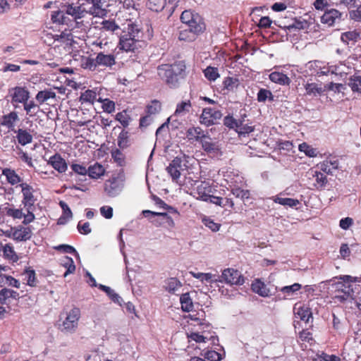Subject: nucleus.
Segmentation results:
<instances>
[{
	"label": "nucleus",
	"instance_id": "obj_1",
	"mask_svg": "<svg viewBox=\"0 0 361 361\" xmlns=\"http://www.w3.org/2000/svg\"><path fill=\"white\" fill-rule=\"evenodd\" d=\"M140 30L138 26L129 20L120 35L118 47L124 51H135L141 47L139 39Z\"/></svg>",
	"mask_w": 361,
	"mask_h": 361
},
{
	"label": "nucleus",
	"instance_id": "obj_2",
	"mask_svg": "<svg viewBox=\"0 0 361 361\" xmlns=\"http://www.w3.org/2000/svg\"><path fill=\"white\" fill-rule=\"evenodd\" d=\"M341 281L338 282L336 286V288H345V292H338L335 298L340 302H344L348 300H352L355 297V290L353 286L350 284L351 283H361L360 277H353L349 275H342L338 277Z\"/></svg>",
	"mask_w": 361,
	"mask_h": 361
},
{
	"label": "nucleus",
	"instance_id": "obj_3",
	"mask_svg": "<svg viewBox=\"0 0 361 361\" xmlns=\"http://www.w3.org/2000/svg\"><path fill=\"white\" fill-rule=\"evenodd\" d=\"M81 317V311L77 307H73L66 312L64 319L59 324V329L62 332L73 334L78 327V322Z\"/></svg>",
	"mask_w": 361,
	"mask_h": 361
},
{
	"label": "nucleus",
	"instance_id": "obj_4",
	"mask_svg": "<svg viewBox=\"0 0 361 361\" xmlns=\"http://www.w3.org/2000/svg\"><path fill=\"white\" fill-rule=\"evenodd\" d=\"M8 97L16 109L30 98V92L26 87L17 85L8 90Z\"/></svg>",
	"mask_w": 361,
	"mask_h": 361
},
{
	"label": "nucleus",
	"instance_id": "obj_5",
	"mask_svg": "<svg viewBox=\"0 0 361 361\" xmlns=\"http://www.w3.org/2000/svg\"><path fill=\"white\" fill-rule=\"evenodd\" d=\"M180 20L188 27H194L195 30L204 31L206 29L203 18L198 13L190 10H185L182 13Z\"/></svg>",
	"mask_w": 361,
	"mask_h": 361
},
{
	"label": "nucleus",
	"instance_id": "obj_6",
	"mask_svg": "<svg viewBox=\"0 0 361 361\" xmlns=\"http://www.w3.org/2000/svg\"><path fill=\"white\" fill-rule=\"evenodd\" d=\"M218 282L226 283L230 286H239L244 283V278L241 273L233 268H227L222 271L220 276H217Z\"/></svg>",
	"mask_w": 361,
	"mask_h": 361
},
{
	"label": "nucleus",
	"instance_id": "obj_7",
	"mask_svg": "<svg viewBox=\"0 0 361 361\" xmlns=\"http://www.w3.org/2000/svg\"><path fill=\"white\" fill-rule=\"evenodd\" d=\"M86 13L96 17H103L106 15V0H85Z\"/></svg>",
	"mask_w": 361,
	"mask_h": 361
},
{
	"label": "nucleus",
	"instance_id": "obj_8",
	"mask_svg": "<svg viewBox=\"0 0 361 361\" xmlns=\"http://www.w3.org/2000/svg\"><path fill=\"white\" fill-rule=\"evenodd\" d=\"M221 111L212 108H204L200 116V123L206 126L216 124L222 118Z\"/></svg>",
	"mask_w": 361,
	"mask_h": 361
},
{
	"label": "nucleus",
	"instance_id": "obj_9",
	"mask_svg": "<svg viewBox=\"0 0 361 361\" xmlns=\"http://www.w3.org/2000/svg\"><path fill=\"white\" fill-rule=\"evenodd\" d=\"M124 187V179L122 176L113 177L106 181L104 184V191L111 197L118 196L123 190Z\"/></svg>",
	"mask_w": 361,
	"mask_h": 361
},
{
	"label": "nucleus",
	"instance_id": "obj_10",
	"mask_svg": "<svg viewBox=\"0 0 361 361\" xmlns=\"http://www.w3.org/2000/svg\"><path fill=\"white\" fill-rule=\"evenodd\" d=\"M23 198L21 203L24 207H35V204L37 200L36 195V190L27 183H21L20 184Z\"/></svg>",
	"mask_w": 361,
	"mask_h": 361
},
{
	"label": "nucleus",
	"instance_id": "obj_11",
	"mask_svg": "<svg viewBox=\"0 0 361 361\" xmlns=\"http://www.w3.org/2000/svg\"><path fill=\"white\" fill-rule=\"evenodd\" d=\"M44 42L48 44H51L54 42H60L63 43L66 46L71 45L73 42V34L70 30H65L59 35H53L50 32L44 34Z\"/></svg>",
	"mask_w": 361,
	"mask_h": 361
},
{
	"label": "nucleus",
	"instance_id": "obj_12",
	"mask_svg": "<svg viewBox=\"0 0 361 361\" xmlns=\"http://www.w3.org/2000/svg\"><path fill=\"white\" fill-rule=\"evenodd\" d=\"M169 68V64L159 66L158 68V75L170 87H176L178 85L179 78L173 74V73H168L166 70H171Z\"/></svg>",
	"mask_w": 361,
	"mask_h": 361
},
{
	"label": "nucleus",
	"instance_id": "obj_13",
	"mask_svg": "<svg viewBox=\"0 0 361 361\" xmlns=\"http://www.w3.org/2000/svg\"><path fill=\"white\" fill-rule=\"evenodd\" d=\"M195 185L196 187L193 189L192 192L194 196L198 200L208 201L211 191L209 183L205 181H195Z\"/></svg>",
	"mask_w": 361,
	"mask_h": 361
},
{
	"label": "nucleus",
	"instance_id": "obj_14",
	"mask_svg": "<svg viewBox=\"0 0 361 361\" xmlns=\"http://www.w3.org/2000/svg\"><path fill=\"white\" fill-rule=\"evenodd\" d=\"M183 170V166L182 164V160L178 157H176L173 159L169 164V166L166 168L168 173L171 176L172 180L176 183H178L180 171Z\"/></svg>",
	"mask_w": 361,
	"mask_h": 361
},
{
	"label": "nucleus",
	"instance_id": "obj_15",
	"mask_svg": "<svg viewBox=\"0 0 361 361\" xmlns=\"http://www.w3.org/2000/svg\"><path fill=\"white\" fill-rule=\"evenodd\" d=\"M95 63L97 68L98 66L111 68L115 65L116 58L113 54H105L104 51H100L97 54Z\"/></svg>",
	"mask_w": 361,
	"mask_h": 361
},
{
	"label": "nucleus",
	"instance_id": "obj_16",
	"mask_svg": "<svg viewBox=\"0 0 361 361\" xmlns=\"http://www.w3.org/2000/svg\"><path fill=\"white\" fill-rule=\"evenodd\" d=\"M302 285L298 283H295L290 286H286L281 288H276V290L280 293L278 297L283 300H288L291 298L300 288Z\"/></svg>",
	"mask_w": 361,
	"mask_h": 361
},
{
	"label": "nucleus",
	"instance_id": "obj_17",
	"mask_svg": "<svg viewBox=\"0 0 361 361\" xmlns=\"http://www.w3.org/2000/svg\"><path fill=\"white\" fill-rule=\"evenodd\" d=\"M18 120L19 117L18 113L15 111H12L1 117L0 125L14 132V130H16L15 124Z\"/></svg>",
	"mask_w": 361,
	"mask_h": 361
},
{
	"label": "nucleus",
	"instance_id": "obj_18",
	"mask_svg": "<svg viewBox=\"0 0 361 361\" xmlns=\"http://www.w3.org/2000/svg\"><path fill=\"white\" fill-rule=\"evenodd\" d=\"M341 13L336 9L328 10L321 17V22L331 26L341 20Z\"/></svg>",
	"mask_w": 361,
	"mask_h": 361
},
{
	"label": "nucleus",
	"instance_id": "obj_19",
	"mask_svg": "<svg viewBox=\"0 0 361 361\" xmlns=\"http://www.w3.org/2000/svg\"><path fill=\"white\" fill-rule=\"evenodd\" d=\"M317 166L321 171L326 174H332L338 167V161L336 157H329Z\"/></svg>",
	"mask_w": 361,
	"mask_h": 361
},
{
	"label": "nucleus",
	"instance_id": "obj_20",
	"mask_svg": "<svg viewBox=\"0 0 361 361\" xmlns=\"http://www.w3.org/2000/svg\"><path fill=\"white\" fill-rule=\"evenodd\" d=\"M142 214L147 218H150V216H159L161 219V221L159 222V224L160 225L162 224H166L171 228L175 226L173 219L165 212H155L150 210H143Z\"/></svg>",
	"mask_w": 361,
	"mask_h": 361
},
{
	"label": "nucleus",
	"instance_id": "obj_21",
	"mask_svg": "<svg viewBox=\"0 0 361 361\" xmlns=\"http://www.w3.org/2000/svg\"><path fill=\"white\" fill-rule=\"evenodd\" d=\"M48 164L51 165L59 173H64L68 169V165L64 159L59 154L51 156L48 160Z\"/></svg>",
	"mask_w": 361,
	"mask_h": 361
},
{
	"label": "nucleus",
	"instance_id": "obj_22",
	"mask_svg": "<svg viewBox=\"0 0 361 361\" xmlns=\"http://www.w3.org/2000/svg\"><path fill=\"white\" fill-rule=\"evenodd\" d=\"M202 147L208 154L214 156L218 154L219 147L216 142H214L209 136L205 135L200 140Z\"/></svg>",
	"mask_w": 361,
	"mask_h": 361
},
{
	"label": "nucleus",
	"instance_id": "obj_23",
	"mask_svg": "<svg viewBox=\"0 0 361 361\" xmlns=\"http://www.w3.org/2000/svg\"><path fill=\"white\" fill-rule=\"evenodd\" d=\"M294 313L297 317L305 322H308L310 319L312 318L310 309L301 303H296L294 305Z\"/></svg>",
	"mask_w": 361,
	"mask_h": 361
},
{
	"label": "nucleus",
	"instance_id": "obj_24",
	"mask_svg": "<svg viewBox=\"0 0 361 361\" xmlns=\"http://www.w3.org/2000/svg\"><path fill=\"white\" fill-rule=\"evenodd\" d=\"M64 11L67 15L71 16L75 19L84 17L86 13V7L84 4L78 6H73V4L64 6Z\"/></svg>",
	"mask_w": 361,
	"mask_h": 361
},
{
	"label": "nucleus",
	"instance_id": "obj_25",
	"mask_svg": "<svg viewBox=\"0 0 361 361\" xmlns=\"http://www.w3.org/2000/svg\"><path fill=\"white\" fill-rule=\"evenodd\" d=\"M19 298V293L9 288H2L0 290V303L1 305H9L12 300H18Z\"/></svg>",
	"mask_w": 361,
	"mask_h": 361
},
{
	"label": "nucleus",
	"instance_id": "obj_26",
	"mask_svg": "<svg viewBox=\"0 0 361 361\" xmlns=\"http://www.w3.org/2000/svg\"><path fill=\"white\" fill-rule=\"evenodd\" d=\"M13 240L16 241H26L32 236V231L29 227L19 226L14 227Z\"/></svg>",
	"mask_w": 361,
	"mask_h": 361
},
{
	"label": "nucleus",
	"instance_id": "obj_27",
	"mask_svg": "<svg viewBox=\"0 0 361 361\" xmlns=\"http://www.w3.org/2000/svg\"><path fill=\"white\" fill-rule=\"evenodd\" d=\"M0 252L3 253L5 259L11 261L12 262H17L19 257L14 250L13 246L11 243L5 245L0 243Z\"/></svg>",
	"mask_w": 361,
	"mask_h": 361
},
{
	"label": "nucleus",
	"instance_id": "obj_28",
	"mask_svg": "<svg viewBox=\"0 0 361 361\" xmlns=\"http://www.w3.org/2000/svg\"><path fill=\"white\" fill-rule=\"evenodd\" d=\"M14 133L16 134V137L20 145L25 146L32 142V135L27 130L18 128L14 130Z\"/></svg>",
	"mask_w": 361,
	"mask_h": 361
},
{
	"label": "nucleus",
	"instance_id": "obj_29",
	"mask_svg": "<svg viewBox=\"0 0 361 361\" xmlns=\"http://www.w3.org/2000/svg\"><path fill=\"white\" fill-rule=\"evenodd\" d=\"M2 175L5 176L7 182L11 185H16L20 184L22 182L21 177L16 172L15 170L10 168L4 169L2 171Z\"/></svg>",
	"mask_w": 361,
	"mask_h": 361
},
{
	"label": "nucleus",
	"instance_id": "obj_30",
	"mask_svg": "<svg viewBox=\"0 0 361 361\" xmlns=\"http://www.w3.org/2000/svg\"><path fill=\"white\" fill-rule=\"evenodd\" d=\"M203 32L204 31L195 30L194 27H188L180 31L178 39L180 41L192 42L196 39L197 35Z\"/></svg>",
	"mask_w": 361,
	"mask_h": 361
},
{
	"label": "nucleus",
	"instance_id": "obj_31",
	"mask_svg": "<svg viewBox=\"0 0 361 361\" xmlns=\"http://www.w3.org/2000/svg\"><path fill=\"white\" fill-rule=\"evenodd\" d=\"M251 286L252 291L259 295L262 297H267L269 295V289L260 279H255Z\"/></svg>",
	"mask_w": 361,
	"mask_h": 361
},
{
	"label": "nucleus",
	"instance_id": "obj_32",
	"mask_svg": "<svg viewBox=\"0 0 361 361\" xmlns=\"http://www.w3.org/2000/svg\"><path fill=\"white\" fill-rule=\"evenodd\" d=\"M59 205L63 210L62 215L58 219V224L64 225L73 217L72 212L68 205L63 201H60Z\"/></svg>",
	"mask_w": 361,
	"mask_h": 361
},
{
	"label": "nucleus",
	"instance_id": "obj_33",
	"mask_svg": "<svg viewBox=\"0 0 361 361\" xmlns=\"http://www.w3.org/2000/svg\"><path fill=\"white\" fill-rule=\"evenodd\" d=\"M360 39V34L356 30L348 31L341 34V39L346 44H354Z\"/></svg>",
	"mask_w": 361,
	"mask_h": 361
},
{
	"label": "nucleus",
	"instance_id": "obj_34",
	"mask_svg": "<svg viewBox=\"0 0 361 361\" xmlns=\"http://www.w3.org/2000/svg\"><path fill=\"white\" fill-rule=\"evenodd\" d=\"M169 68L171 70H166L168 73H173L178 78H184L185 75V64L184 61H177L174 63L173 64H169Z\"/></svg>",
	"mask_w": 361,
	"mask_h": 361
},
{
	"label": "nucleus",
	"instance_id": "obj_35",
	"mask_svg": "<svg viewBox=\"0 0 361 361\" xmlns=\"http://www.w3.org/2000/svg\"><path fill=\"white\" fill-rule=\"evenodd\" d=\"M180 302L181 309L183 312H190L192 311L194 304L192 298L190 297L189 293H183L180 297Z\"/></svg>",
	"mask_w": 361,
	"mask_h": 361
},
{
	"label": "nucleus",
	"instance_id": "obj_36",
	"mask_svg": "<svg viewBox=\"0 0 361 361\" xmlns=\"http://www.w3.org/2000/svg\"><path fill=\"white\" fill-rule=\"evenodd\" d=\"M269 79L271 82L281 85H288L290 82V78L281 72L274 71L269 75Z\"/></svg>",
	"mask_w": 361,
	"mask_h": 361
},
{
	"label": "nucleus",
	"instance_id": "obj_37",
	"mask_svg": "<svg viewBox=\"0 0 361 361\" xmlns=\"http://www.w3.org/2000/svg\"><path fill=\"white\" fill-rule=\"evenodd\" d=\"M105 169L104 166L99 164L95 163L88 167L87 173L91 178L97 179L104 174Z\"/></svg>",
	"mask_w": 361,
	"mask_h": 361
},
{
	"label": "nucleus",
	"instance_id": "obj_38",
	"mask_svg": "<svg viewBox=\"0 0 361 361\" xmlns=\"http://www.w3.org/2000/svg\"><path fill=\"white\" fill-rule=\"evenodd\" d=\"M191 103L189 100L183 101L177 104L176 109L175 111L174 114L171 116L173 117H178V116H185L191 109Z\"/></svg>",
	"mask_w": 361,
	"mask_h": 361
},
{
	"label": "nucleus",
	"instance_id": "obj_39",
	"mask_svg": "<svg viewBox=\"0 0 361 361\" xmlns=\"http://www.w3.org/2000/svg\"><path fill=\"white\" fill-rule=\"evenodd\" d=\"M187 137L189 140H195L200 142V140L205 137L204 131L200 127H191L187 130Z\"/></svg>",
	"mask_w": 361,
	"mask_h": 361
},
{
	"label": "nucleus",
	"instance_id": "obj_40",
	"mask_svg": "<svg viewBox=\"0 0 361 361\" xmlns=\"http://www.w3.org/2000/svg\"><path fill=\"white\" fill-rule=\"evenodd\" d=\"M272 200L276 203L291 208L297 207L300 204L299 200L293 198L273 197Z\"/></svg>",
	"mask_w": 361,
	"mask_h": 361
},
{
	"label": "nucleus",
	"instance_id": "obj_41",
	"mask_svg": "<svg viewBox=\"0 0 361 361\" xmlns=\"http://www.w3.org/2000/svg\"><path fill=\"white\" fill-rule=\"evenodd\" d=\"M351 68L343 62L331 65V74L343 76L349 73Z\"/></svg>",
	"mask_w": 361,
	"mask_h": 361
},
{
	"label": "nucleus",
	"instance_id": "obj_42",
	"mask_svg": "<svg viewBox=\"0 0 361 361\" xmlns=\"http://www.w3.org/2000/svg\"><path fill=\"white\" fill-rule=\"evenodd\" d=\"M56 93L51 90H44L39 91L35 96L37 102L40 104L46 102L49 99H55Z\"/></svg>",
	"mask_w": 361,
	"mask_h": 361
},
{
	"label": "nucleus",
	"instance_id": "obj_43",
	"mask_svg": "<svg viewBox=\"0 0 361 361\" xmlns=\"http://www.w3.org/2000/svg\"><path fill=\"white\" fill-rule=\"evenodd\" d=\"M97 92L94 90H87L81 93L80 101L82 103H89L93 104L94 102L97 101Z\"/></svg>",
	"mask_w": 361,
	"mask_h": 361
},
{
	"label": "nucleus",
	"instance_id": "obj_44",
	"mask_svg": "<svg viewBox=\"0 0 361 361\" xmlns=\"http://www.w3.org/2000/svg\"><path fill=\"white\" fill-rule=\"evenodd\" d=\"M80 66L83 69L94 71L97 69L95 59L89 56H81L80 58Z\"/></svg>",
	"mask_w": 361,
	"mask_h": 361
},
{
	"label": "nucleus",
	"instance_id": "obj_45",
	"mask_svg": "<svg viewBox=\"0 0 361 361\" xmlns=\"http://www.w3.org/2000/svg\"><path fill=\"white\" fill-rule=\"evenodd\" d=\"M99 288L104 291L113 302L121 305V302L123 301L121 297L116 293L113 289L102 284L99 285Z\"/></svg>",
	"mask_w": 361,
	"mask_h": 361
},
{
	"label": "nucleus",
	"instance_id": "obj_46",
	"mask_svg": "<svg viewBox=\"0 0 361 361\" xmlns=\"http://www.w3.org/2000/svg\"><path fill=\"white\" fill-rule=\"evenodd\" d=\"M166 0H148L147 6L151 11L159 12L166 8Z\"/></svg>",
	"mask_w": 361,
	"mask_h": 361
},
{
	"label": "nucleus",
	"instance_id": "obj_47",
	"mask_svg": "<svg viewBox=\"0 0 361 361\" xmlns=\"http://www.w3.org/2000/svg\"><path fill=\"white\" fill-rule=\"evenodd\" d=\"M310 174L313 178H315V180H316L315 186L317 188H322L326 184V183H327L326 176L324 173H321L320 171L311 170V171L310 172Z\"/></svg>",
	"mask_w": 361,
	"mask_h": 361
},
{
	"label": "nucleus",
	"instance_id": "obj_48",
	"mask_svg": "<svg viewBox=\"0 0 361 361\" xmlns=\"http://www.w3.org/2000/svg\"><path fill=\"white\" fill-rule=\"evenodd\" d=\"M182 286V283L176 278H170L166 282L165 288L169 293H176Z\"/></svg>",
	"mask_w": 361,
	"mask_h": 361
},
{
	"label": "nucleus",
	"instance_id": "obj_49",
	"mask_svg": "<svg viewBox=\"0 0 361 361\" xmlns=\"http://www.w3.org/2000/svg\"><path fill=\"white\" fill-rule=\"evenodd\" d=\"M348 85L353 92L361 93V75H354L351 76Z\"/></svg>",
	"mask_w": 361,
	"mask_h": 361
},
{
	"label": "nucleus",
	"instance_id": "obj_50",
	"mask_svg": "<svg viewBox=\"0 0 361 361\" xmlns=\"http://www.w3.org/2000/svg\"><path fill=\"white\" fill-rule=\"evenodd\" d=\"M305 89L306 94L310 96L316 97L320 94L323 92L322 87L319 86L316 83H306L305 85Z\"/></svg>",
	"mask_w": 361,
	"mask_h": 361
},
{
	"label": "nucleus",
	"instance_id": "obj_51",
	"mask_svg": "<svg viewBox=\"0 0 361 361\" xmlns=\"http://www.w3.org/2000/svg\"><path fill=\"white\" fill-rule=\"evenodd\" d=\"M61 264L66 269V271L63 274L64 277H66L70 274H73L75 270V265L71 257H64L61 259Z\"/></svg>",
	"mask_w": 361,
	"mask_h": 361
},
{
	"label": "nucleus",
	"instance_id": "obj_52",
	"mask_svg": "<svg viewBox=\"0 0 361 361\" xmlns=\"http://www.w3.org/2000/svg\"><path fill=\"white\" fill-rule=\"evenodd\" d=\"M257 99L259 102H265L267 99L272 102L274 101V95L270 90L262 88L257 93Z\"/></svg>",
	"mask_w": 361,
	"mask_h": 361
},
{
	"label": "nucleus",
	"instance_id": "obj_53",
	"mask_svg": "<svg viewBox=\"0 0 361 361\" xmlns=\"http://www.w3.org/2000/svg\"><path fill=\"white\" fill-rule=\"evenodd\" d=\"M23 109L26 112V114L30 117L34 116L36 114L35 109H38L39 106L35 103L33 100H27L23 105Z\"/></svg>",
	"mask_w": 361,
	"mask_h": 361
},
{
	"label": "nucleus",
	"instance_id": "obj_54",
	"mask_svg": "<svg viewBox=\"0 0 361 361\" xmlns=\"http://www.w3.org/2000/svg\"><path fill=\"white\" fill-rule=\"evenodd\" d=\"M97 102L102 104L104 111L112 113L115 110V103L109 99L98 98Z\"/></svg>",
	"mask_w": 361,
	"mask_h": 361
},
{
	"label": "nucleus",
	"instance_id": "obj_55",
	"mask_svg": "<svg viewBox=\"0 0 361 361\" xmlns=\"http://www.w3.org/2000/svg\"><path fill=\"white\" fill-rule=\"evenodd\" d=\"M204 74L205 78L210 81H215L220 76L218 69L212 66L207 67L204 71Z\"/></svg>",
	"mask_w": 361,
	"mask_h": 361
},
{
	"label": "nucleus",
	"instance_id": "obj_56",
	"mask_svg": "<svg viewBox=\"0 0 361 361\" xmlns=\"http://www.w3.org/2000/svg\"><path fill=\"white\" fill-rule=\"evenodd\" d=\"M25 276V280L27 281V284L30 286H36V276L35 271L30 268L26 269L23 273Z\"/></svg>",
	"mask_w": 361,
	"mask_h": 361
},
{
	"label": "nucleus",
	"instance_id": "obj_57",
	"mask_svg": "<svg viewBox=\"0 0 361 361\" xmlns=\"http://www.w3.org/2000/svg\"><path fill=\"white\" fill-rule=\"evenodd\" d=\"M298 148L300 152H304L310 157H314L317 156L316 149L307 145L306 142H302L299 145Z\"/></svg>",
	"mask_w": 361,
	"mask_h": 361
},
{
	"label": "nucleus",
	"instance_id": "obj_58",
	"mask_svg": "<svg viewBox=\"0 0 361 361\" xmlns=\"http://www.w3.org/2000/svg\"><path fill=\"white\" fill-rule=\"evenodd\" d=\"M111 157L114 161L120 166H123L126 163L124 154L118 149H116L111 152Z\"/></svg>",
	"mask_w": 361,
	"mask_h": 361
},
{
	"label": "nucleus",
	"instance_id": "obj_59",
	"mask_svg": "<svg viewBox=\"0 0 361 361\" xmlns=\"http://www.w3.org/2000/svg\"><path fill=\"white\" fill-rule=\"evenodd\" d=\"M232 194L241 200H244L250 197V192L247 190H243L238 187H234L231 190Z\"/></svg>",
	"mask_w": 361,
	"mask_h": 361
},
{
	"label": "nucleus",
	"instance_id": "obj_60",
	"mask_svg": "<svg viewBox=\"0 0 361 361\" xmlns=\"http://www.w3.org/2000/svg\"><path fill=\"white\" fill-rule=\"evenodd\" d=\"M189 317L191 320L197 322V325L203 326L204 325V317L205 313L204 311L201 310L197 312V313H192L189 314Z\"/></svg>",
	"mask_w": 361,
	"mask_h": 361
},
{
	"label": "nucleus",
	"instance_id": "obj_61",
	"mask_svg": "<svg viewBox=\"0 0 361 361\" xmlns=\"http://www.w3.org/2000/svg\"><path fill=\"white\" fill-rule=\"evenodd\" d=\"M26 212H27V214H25L24 213V216H23V223L24 224H28L31 222H32L35 219V214H34V211H35V207H30V208L28 209V207H24Z\"/></svg>",
	"mask_w": 361,
	"mask_h": 361
},
{
	"label": "nucleus",
	"instance_id": "obj_62",
	"mask_svg": "<svg viewBox=\"0 0 361 361\" xmlns=\"http://www.w3.org/2000/svg\"><path fill=\"white\" fill-rule=\"evenodd\" d=\"M116 119L118 121L123 127H126L129 125L130 117L126 111H123L116 114Z\"/></svg>",
	"mask_w": 361,
	"mask_h": 361
},
{
	"label": "nucleus",
	"instance_id": "obj_63",
	"mask_svg": "<svg viewBox=\"0 0 361 361\" xmlns=\"http://www.w3.org/2000/svg\"><path fill=\"white\" fill-rule=\"evenodd\" d=\"M102 27L101 29L105 31H111L112 32L119 29L118 25H117L115 22L111 20H104L101 23Z\"/></svg>",
	"mask_w": 361,
	"mask_h": 361
},
{
	"label": "nucleus",
	"instance_id": "obj_64",
	"mask_svg": "<svg viewBox=\"0 0 361 361\" xmlns=\"http://www.w3.org/2000/svg\"><path fill=\"white\" fill-rule=\"evenodd\" d=\"M238 85V80L228 77L224 80V87L228 90H233Z\"/></svg>",
	"mask_w": 361,
	"mask_h": 361
}]
</instances>
